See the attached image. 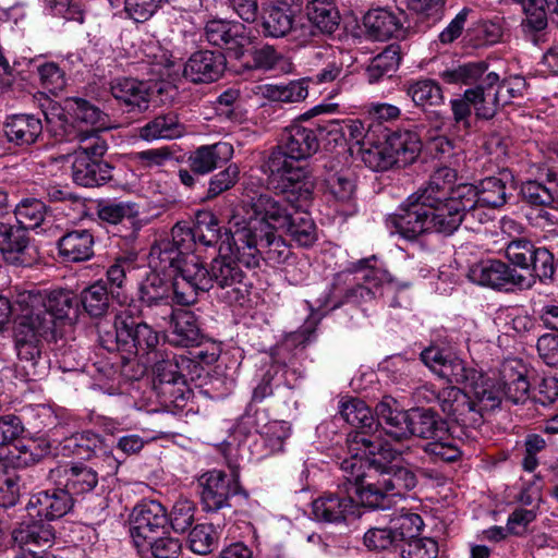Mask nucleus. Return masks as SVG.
Wrapping results in <instances>:
<instances>
[{
    "label": "nucleus",
    "mask_w": 558,
    "mask_h": 558,
    "mask_svg": "<svg viewBox=\"0 0 558 558\" xmlns=\"http://www.w3.org/2000/svg\"><path fill=\"white\" fill-rule=\"evenodd\" d=\"M339 414L352 426L360 430L350 435V441L364 448L367 458L359 453L344 459L340 470L345 478L357 486V494L364 505L380 507L390 496H403L416 485V476L407 468L393 464L400 454L383 439V432L378 426L384 423L377 417L375 421L371 409L357 398H347L340 401Z\"/></svg>",
    "instance_id": "nucleus-1"
},
{
    "label": "nucleus",
    "mask_w": 558,
    "mask_h": 558,
    "mask_svg": "<svg viewBox=\"0 0 558 558\" xmlns=\"http://www.w3.org/2000/svg\"><path fill=\"white\" fill-rule=\"evenodd\" d=\"M526 367L518 360L505 361L497 378L484 376L456 359V424H466L468 414L494 410L505 399L514 404L529 399Z\"/></svg>",
    "instance_id": "nucleus-2"
},
{
    "label": "nucleus",
    "mask_w": 558,
    "mask_h": 558,
    "mask_svg": "<svg viewBox=\"0 0 558 558\" xmlns=\"http://www.w3.org/2000/svg\"><path fill=\"white\" fill-rule=\"evenodd\" d=\"M242 250L234 244V229L231 236L223 241L219 247V254L209 265L205 266L199 256H190L184 269V280L174 282V296L178 304L191 305L198 292H208L211 289L218 291V298L229 304L245 300L248 293L246 274L242 269L245 262L242 258Z\"/></svg>",
    "instance_id": "nucleus-3"
},
{
    "label": "nucleus",
    "mask_w": 558,
    "mask_h": 558,
    "mask_svg": "<svg viewBox=\"0 0 558 558\" xmlns=\"http://www.w3.org/2000/svg\"><path fill=\"white\" fill-rule=\"evenodd\" d=\"M319 148L316 130L296 122L287 126L280 144L269 154L263 169L268 185L282 194H298L307 201L314 183L306 168L298 162L313 156Z\"/></svg>",
    "instance_id": "nucleus-4"
},
{
    "label": "nucleus",
    "mask_w": 558,
    "mask_h": 558,
    "mask_svg": "<svg viewBox=\"0 0 558 558\" xmlns=\"http://www.w3.org/2000/svg\"><path fill=\"white\" fill-rule=\"evenodd\" d=\"M275 226L264 215H256L251 207L246 210V217L234 223V244L242 252V258L246 268L259 266L260 259L270 265L284 264L292 252L287 242L277 235Z\"/></svg>",
    "instance_id": "nucleus-5"
},
{
    "label": "nucleus",
    "mask_w": 558,
    "mask_h": 558,
    "mask_svg": "<svg viewBox=\"0 0 558 558\" xmlns=\"http://www.w3.org/2000/svg\"><path fill=\"white\" fill-rule=\"evenodd\" d=\"M287 198L276 199L268 194L253 197L247 207L254 214L264 215L270 219L275 228L284 230L288 235L300 246H312L317 240L316 226L311 215L301 207L307 201L299 199L298 194H289Z\"/></svg>",
    "instance_id": "nucleus-6"
},
{
    "label": "nucleus",
    "mask_w": 558,
    "mask_h": 558,
    "mask_svg": "<svg viewBox=\"0 0 558 558\" xmlns=\"http://www.w3.org/2000/svg\"><path fill=\"white\" fill-rule=\"evenodd\" d=\"M375 412L384 423L385 435L396 441L409 439L411 436L427 438L435 429L436 421L430 410H400L398 402L391 397L383 398Z\"/></svg>",
    "instance_id": "nucleus-7"
},
{
    "label": "nucleus",
    "mask_w": 558,
    "mask_h": 558,
    "mask_svg": "<svg viewBox=\"0 0 558 558\" xmlns=\"http://www.w3.org/2000/svg\"><path fill=\"white\" fill-rule=\"evenodd\" d=\"M77 301L68 290H53L48 293L40 291H22L16 294L14 306L16 312L32 316L36 324L49 320V331L54 335L58 320L70 318L75 313Z\"/></svg>",
    "instance_id": "nucleus-8"
},
{
    "label": "nucleus",
    "mask_w": 558,
    "mask_h": 558,
    "mask_svg": "<svg viewBox=\"0 0 558 558\" xmlns=\"http://www.w3.org/2000/svg\"><path fill=\"white\" fill-rule=\"evenodd\" d=\"M415 195L433 209L432 221L439 233H453V171L445 166L436 169L430 175L428 185L417 190Z\"/></svg>",
    "instance_id": "nucleus-9"
},
{
    "label": "nucleus",
    "mask_w": 558,
    "mask_h": 558,
    "mask_svg": "<svg viewBox=\"0 0 558 558\" xmlns=\"http://www.w3.org/2000/svg\"><path fill=\"white\" fill-rule=\"evenodd\" d=\"M463 275L473 283L497 291L523 290L533 287V280L520 274L515 268L500 259H486L462 268Z\"/></svg>",
    "instance_id": "nucleus-10"
},
{
    "label": "nucleus",
    "mask_w": 558,
    "mask_h": 558,
    "mask_svg": "<svg viewBox=\"0 0 558 558\" xmlns=\"http://www.w3.org/2000/svg\"><path fill=\"white\" fill-rule=\"evenodd\" d=\"M422 196L411 194L400 206L399 211L386 220L387 228L405 240L413 241L427 231L439 232L432 221L433 209H429Z\"/></svg>",
    "instance_id": "nucleus-11"
},
{
    "label": "nucleus",
    "mask_w": 558,
    "mask_h": 558,
    "mask_svg": "<svg viewBox=\"0 0 558 558\" xmlns=\"http://www.w3.org/2000/svg\"><path fill=\"white\" fill-rule=\"evenodd\" d=\"M342 472L343 482L338 485L339 492L337 493H327L323 496L316 498L312 504V513L317 521L326 522V523H340L348 519L349 515L355 514L356 505L353 498L350 496V492L354 490L357 497L356 484L354 482H349L344 472ZM395 496H390L385 500V505L379 508H386L389 506L390 499ZM361 499V498H359ZM362 501V500H360ZM364 507L372 508L368 505H364ZM374 509L376 507H373Z\"/></svg>",
    "instance_id": "nucleus-12"
},
{
    "label": "nucleus",
    "mask_w": 558,
    "mask_h": 558,
    "mask_svg": "<svg viewBox=\"0 0 558 558\" xmlns=\"http://www.w3.org/2000/svg\"><path fill=\"white\" fill-rule=\"evenodd\" d=\"M117 326L122 351L129 354H146L159 343L157 331L146 323L135 319L132 308H125L117 315Z\"/></svg>",
    "instance_id": "nucleus-13"
},
{
    "label": "nucleus",
    "mask_w": 558,
    "mask_h": 558,
    "mask_svg": "<svg viewBox=\"0 0 558 558\" xmlns=\"http://www.w3.org/2000/svg\"><path fill=\"white\" fill-rule=\"evenodd\" d=\"M168 522L166 508L158 501L150 500L137 505L132 512L130 534L138 550L147 547L162 531Z\"/></svg>",
    "instance_id": "nucleus-14"
},
{
    "label": "nucleus",
    "mask_w": 558,
    "mask_h": 558,
    "mask_svg": "<svg viewBox=\"0 0 558 558\" xmlns=\"http://www.w3.org/2000/svg\"><path fill=\"white\" fill-rule=\"evenodd\" d=\"M49 320L36 324L32 316H26L19 312L14 326V340L17 356L21 361L31 363L35 366L40 359L41 339H54V335L49 331Z\"/></svg>",
    "instance_id": "nucleus-15"
},
{
    "label": "nucleus",
    "mask_w": 558,
    "mask_h": 558,
    "mask_svg": "<svg viewBox=\"0 0 558 558\" xmlns=\"http://www.w3.org/2000/svg\"><path fill=\"white\" fill-rule=\"evenodd\" d=\"M204 37L213 45L225 48L232 57L240 59L252 39L244 24L225 20H210L204 27Z\"/></svg>",
    "instance_id": "nucleus-16"
},
{
    "label": "nucleus",
    "mask_w": 558,
    "mask_h": 558,
    "mask_svg": "<svg viewBox=\"0 0 558 558\" xmlns=\"http://www.w3.org/2000/svg\"><path fill=\"white\" fill-rule=\"evenodd\" d=\"M204 510L218 511L229 507V498L239 494L241 486L239 480L222 471L213 470L198 478Z\"/></svg>",
    "instance_id": "nucleus-17"
},
{
    "label": "nucleus",
    "mask_w": 558,
    "mask_h": 558,
    "mask_svg": "<svg viewBox=\"0 0 558 558\" xmlns=\"http://www.w3.org/2000/svg\"><path fill=\"white\" fill-rule=\"evenodd\" d=\"M11 537L21 553L36 554L38 550L47 553L46 549L54 543L56 534L52 525L45 520L28 517L12 530Z\"/></svg>",
    "instance_id": "nucleus-18"
},
{
    "label": "nucleus",
    "mask_w": 558,
    "mask_h": 558,
    "mask_svg": "<svg viewBox=\"0 0 558 558\" xmlns=\"http://www.w3.org/2000/svg\"><path fill=\"white\" fill-rule=\"evenodd\" d=\"M73 507V498L63 488H52L32 495L27 502V515L47 521L65 515Z\"/></svg>",
    "instance_id": "nucleus-19"
},
{
    "label": "nucleus",
    "mask_w": 558,
    "mask_h": 558,
    "mask_svg": "<svg viewBox=\"0 0 558 558\" xmlns=\"http://www.w3.org/2000/svg\"><path fill=\"white\" fill-rule=\"evenodd\" d=\"M0 252L8 263L15 266H31L36 258L31 254L27 231L4 221H0Z\"/></svg>",
    "instance_id": "nucleus-20"
},
{
    "label": "nucleus",
    "mask_w": 558,
    "mask_h": 558,
    "mask_svg": "<svg viewBox=\"0 0 558 558\" xmlns=\"http://www.w3.org/2000/svg\"><path fill=\"white\" fill-rule=\"evenodd\" d=\"M226 63V57L220 51H196L186 61L183 75L195 84H208L221 77Z\"/></svg>",
    "instance_id": "nucleus-21"
},
{
    "label": "nucleus",
    "mask_w": 558,
    "mask_h": 558,
    "mask_svg": "<svg viewBox=\"0 0 558 558\" xmlns=\"http://www.w3.org/2000/svg\"><path fill=\"white\" fill-rule=\"evenodd\" d=\"M49 477L62 485L71 497L90 493L98 484V473L93 468L80 463L51 469Z\"/></svg>",
    "instance_id": "nucleus-22"
},
{
    "label": "nucleus",
    "mask_w": 558,
    "mask_h": 558,
    "mask_svg": "<svg viewBox=\"0 0 558 558\" xmlns=\"http://www.w3.org/2000/svg\"><path fill=\"white\" fill-rule=\"evenodd\" d=\"M233 146L228 142L202 145L190 153L187 163L195 174L205 175L228 163L233 157Z\"/></svg>",
    "instance_id": "nucleus-23"
},
{
    "label": "nucleus",
    "mask_w": 558,
    "mask_h": 558,
    "mask_svg": "<svg viewBox=\"0 0 558 558\" xmlns=\"http://www.w3.org/2000/svg\"><path fill=\"white\" fill-rule=\"evenodd\" d=\"M72 180L84 187L99 186L112 179V167L100 158L71 156Z\"/></svg>",
    "instance_id": "nucleus-24"
},
{
    "label": "nucleus",
    "mask_w": 558,
    "mask_h": 558,
    "mask_svg": "<svg viewBox=\"0 0 558 558\" xmlns=\"http://www.w3.org/2000/svg\"><path fill=\"white\" fill-rule=\"evenodd\" d=\"M104 131L105 130L77 126L71 140L74 143L73 151L71 154L50 157L49 160L53 163H66L70 161L71 156H88L90 158L102 159L108 149L107 141L102 136Z\"/></svg>",
    "instance_id": "nucleus-25"
},
{
    "label": "nucleus",
    "mask_w": 558,
    "mask_h": 558,
    "mask_svg": "<svg viewBox=\"0 0 558 558\" xmlns=\"http://www.w3.org/2000/svg\"><path fill=\"white\" fill-rule=\"evenodd\" d=\"M295 14L286 2L270 3L263 8L262 33L265 37L282 38L294 29Z\"/></svg>",
    "instance_id": "nucleus-26"
},
{
    "label": "nucleus",
    "mask_w": 558,
    "mask_h": 558,
    "mask_svg": "<svg viewBox=\"0 0 558 558\" xmlns=\"http://www.w3.org/2000/svg\"><path fill=\"white\" fill-rule=\"evenodd\" d=\"M172 330L169 342L175 347H199L205 336L203 335L197 316L187 310H179L171 323Z\"/></svg>",
    "instance_id": "nucleus-27"
},
{
    "label": "nucleus",
    "mask_w": 558,
    "mask_h": 558,
    "mask_svg": "<svg viewBox=\"0 0 558 558\" xmlns=\"http://www.w3.org/2000/svg\"><path fill=\"white\" fill-rule=\"evenodd\" d=\"M363 24L368 36L375 40H387L403 33L400 16L383 8L369 10L363 19Z\"/></svg>",
    "instance_id": "nucleus-28"
},
{
    "label": "nucleus",
    "mask_w": 558,
    "mask_h": 558,
    "mask_svg": "<svg viewBox=\"0 0 558 558\" xmlns=\"http://www.w3.org/2000/svg\"><path fill=\"white\" fill-rule=\"evenodd\" d=\"M58 248L69 262L87 260L94 255V235L87 229L69 231L59 239Z\"/></svg>",
    "instance_id": "nucleus-29"
},
{
    "label": "nucleus",
    "mask_w": 558,
    "mask_h": 558,
    "mask_svg": "<svg viewBox=\"0 0 558 558\" xmlns=\"http://www.w3.org/2000/svg\"><path fill=\"white\" fill-rule=\"evenodd\" d=\"M387 149H389L398 166H407L418 156L422 143L415 132L399 130L386 136Z\"/></svg>",
    "instance_id": "nucleus-30"
},
{
    "label": "nucleus",
    "mask_w": 558,
    "mask_h": 558,
    "mask_svg": "<svg viewBox=\"0 0 558 558\" xmlns=\"http://www.w3.org/2000/svg\"><path fill=\"white\" fill-rule=\"evenodd\" d=\"M112 96L131 109L140 111L148 108L150 94L146 83L135 78H117L111 83Z\"/></svg>",
    "instance_id": "nucleus-31"
},
{
    "label": "nucleus",
    "mask_w": 558,
    "mask_h": 558,
    "mask_svg": "<svg viewBox=\"0 0 558 558\" xmlns=\"http://www.w3.org/2000/svg\"><path fill=\"white\" fill-rule=\"evenodd\" d=\"M311 64L316 68L308 80L316 84H326L337 80L343 70L338 51L332 47H318L312 52Z\"/></svg>",
    "instance_id": "nucleus-32"
},
{
    "label": "nucleus",
    "mask_w": 558,
    "mask_h": 558,
    "mask_svg": "<svg viewBox=\"0 0 558 558\" xmlns=\"http://www.w3.org/2000/svg\"><path fill=\"white\" fill-rule=\"evenodd\" d=\"M43 132L39 118L33 114H14L4 123V133L9 142L16 145H31L36 142Z\"/></svg>",
    "instance_id": "nucleus-33"
},
{
    "label": "nucleus",
    "mask_w": 558,
    "mask_h": 558,
    "mask_svg": "<svg viewBox=\"0 0 558 558\" xmlns=\"http://www.w3.org/2000/svg\"><path fill=\"white\" fill-rule=\"evenodd\" d=\"M480 204L477 186L469 183L456 185V216H459V226L465 223V229H474L481 222L476 206Z\"/></svg>",
    "instance_id": "nucleus-34"
},
{
    "label": "nucleus",
    "mask_w": 558,
    "mask_h": 558,
    "mask_svg": "<svg viewBox=\"0 0 558 558\" xmlns=\"http://www.w3.org/2000/svg\"><path fill=\"white\" fill-rule=\"evenodd\" d=\"M193 361L184 355L173 356L172 359L162 360L155 364V385L169 388V393H172V387L175 385H185V372L191 368ZM167 391L163 390V393Z\"/></svg>",
    "instance_id": "nucleus-35"
},
{
    "label": "nucleus",
    "mask_w": 558,
    "mask_h": 558,
    "mask_svg": "<svg viewBox=\"0 0 558 558\" xmlns=\"http://www.w3.org/2000/svg\"><path fill=\"white\" fill-rule=\"evenodd\" d=\"M305 9L312 25L323 34L330 35L338 29L340 14L331 0H311Z\"/></svg>",
    "instance_id": "nucleus-36"
},
{
    "label": "nucleus",
    "mask_w": 558,
    "mask_h": 558,
    "mask_svg": "<svg viewBox=\"0 0 558 558\" xmlns=\"http://www.w3.org/2000/svg\"><path fill=\"white\" fill-rule=\"evenodd\" d=\"M107 283L98 280L81 291L80 303L84 311L93 318H100L108 314L111 306V295Z\"/></svg>",
    "instance_id": "nucleus-37"
},
{
    "label": "nucleus",
    "mask_w": 558,
    "mask_h": 558,
    "mask_svg": "<svg viewBox=\"0 0 558 558\" xmlns=\"http://www.w3.org/2000/svg\"><path fill=\"white\" fill-rule=\"evenodd\" d=\"M183 133L184 126L173 112L158 116L140 129V136L145 141L177 138Z\"/></svg>",
    "instance_id": "nucleus-38"
},
{
    "label": "nucleus",
    "mask_w": 558,
    "mask_h": 558,
    "mask_svg": "<svg viewBox=\"0 0 558 558\" xmlns=\"http://www.w3.org/2000/svg\"><path fill=\"white\" fill-rule=\"evenodd\" d=\"M520 196L522 202L531 207L551 208L558 203L557 185H544L541 180H527L521 184Z\"/></svg>",
    "instance_id": "nucleus-39"
},
{
    "label": "nucleus",
    "mask_w": 558,
    "mask_h": 558,
    "mask_svg": "<svg viewBox=\"0 0 558 558\" xmlns=\"http://www.w3.org/2000/svg\"><path fill=\"white\" fill-rule=\"evenodd\" d=\"M174 280L169 283L158 274L151 272L143 281L140 288V299L145 306H151L156 302L174 301Z\"/></svg>",
    "instance_id": "nucleus-40"
},
{
    "label": "nucleus",
    "mask_w": 558,
    "mask_h": 558,
    "mask_svg": "<svg viewBox=\"0 0 558 558\" xmlns=\"http://www.w3.org/2000/svg\"><path fill=\"white\" fill-rule=\"evenodd\" d=\"M325 191L336 202L350 205L355 196V183L349 172H327L324 177Z\"/></svg>",
    "instance_id": "nucleus-41"
},
{
    "label": "nucleus",
    "mask_w": 558,
    "mask_h": 558,
    "mask_svg": "<svg viewBox=\"0 0 558 558\" xmlns=\"http://www.w3.org/2000/svg\"><path fill=\"white\" fill-rule=\"evenodd\" d=\"M401 61L399 48L395 46L387 47L383 52L374 57L366 68L367 81L373 84L384 76L390 77L398 69Z\"/></svg>",
    "instance_id": "nucleus-42"
},
{
    "label": "nucleus",
    "mask_w": 558,
    "mask_h": 558,
    "mask_svg": "<svg viewBox=\"0 0 558 558\" xmlns=\"http://www.w3.org/2000/svg\"><path fill=\"white\" fill-rule=\"evenodd\" d=\"M480 205L489 208H500L508 201L507 181L498 177H488L477 185Z\"/></svg>",
    "instance_id": "nucleus-43"
},
{
    "label": "nucleus",
    "mask_w": 558,
    "mask_h": 558,
    "mask_svg": "<svg viewBox=\"0 0 558 558\" xmlns=\"http://www.w3.org/2000/svg\"><path fill=\"white\" fill-rule=\"evenodd\" d=\"M375 260V256L367 259H361L354 265V270L361 272L360 279L363 280V284H359L355 289V293L361 298L365 295L373 298L375 296L374 288L377 289L384 282L388 281V274L380 269L369 266L368 263Z\"/></svg>",
    "instance_id": "nucleus-44"
},
{
    "label": "nucleus",
    "mask_w": 558,
    "mask_h": 558,
    "mask_svg": "<svg viewBox=\"0 0 558 558\" xmlns=\"http://www.w3.org/2000/svg\"><path fill=\"white\" fill-rule=\"evenodd\" d=\"M76 122L89 125L88 129L109 130V117L98 107L83 98L70 100Z\"/></svg>",
    "instance_id": "nucleus-45"
},
{
    "label": "nucleus",
    "mask_w": 558,
    "mask_h": 558,
    "mask_svg": "<svg viewBox=\"0 0 558 558\" xmlns=\"http://www.w3.org/2000/svg\"><path fill=\"white\" fill-rule=\"evenodd\" d=\"M539 246L527 238H515L510 240L505 247V256L510 266L517 269L526 270Z\"/></svg>",
    "instance_id": "nucleus-46"
},
{
    "label": "nucleus",
    "mask_w": 558,
    "mask_h": 558,
    "mask_svg": "<svg viewBox=\"0 0 558 558\" xmlns=\"http://www.w3.org/2000/svg\"><path fill=\"white\" fill-rule=\"evenodd\" d=\"M389 524L398 546H401L420 535L424 522L417 513L405 512L395 515Z\"/></svg>",
    "instance_id": "nucleus-47"
},
{
    "label": "nucleus",
    "mask_w": 558,
    "mask_h": 558,
    "mask_svg": "<svg viewBox=\"0 0 558 558\" xmlns=\"http://www.w3.org/2000/svg\"><path fill=\"white\" fill-rule=\"evenodd\" d=\"M17 225L27 229L38 228L45 220L47 207L44 202L36 198L23 199L14 209Z\"/></svg>",
    "instance_id": "nucleus-48"
},
{
    "label": "nucleus",
    "mask_w": 558,
    "mask_h": 558,
    "mask_svg": "<svg viewBox=\"0 0 558 558\" xmlns=\"http://www.w3.org/2000/svg\"><path fill=\"white\" fill-rule=\"evenodd\" d=\"M526 270L530 272V277L526 278L527 280H533V286L536 279L545 284L551 283L556 274L554 254L544 246L538 247Z\"/></svg>",
    "instance_id": "nucleus-49"
},
{
    "label": "nucleus",
    "mask_w": 558,
    "mask_h": 558,
    "mask_svg": "<svg viewBox=\"0 0 558 558\" xmlns=\"http://www.w3.org/2000/svg\"><path fill=\"white\" fill-rule=\"evenodd\" d=\"M407 94L416 106H438L444 96L440 86L433 80H421L410 84Z\"/></svg>",
    "instance_id": "nucleus-50"
},
{
    "label": "nucleus",
    "mask_w": 558,
    "mask_h": 558,
    "mask_svg": "<svg viewBox=\"0 0 558 558\" xmlns=\"http://www.w3.org/2000/svg\"><path fill=\"white\" fill-rule=\"evenodd\" d=\"M219 536L213 524H197L189 533L190 549L197 555H208L218 545Z\"/></svg>",
    "instance_id": "nucleus-51"
},
{
    "label": "nucleus",
    "mask_w": 558,
    "mask_h": 558,
    "mask_svg": "<svg viewBox=\"0 0 558 558\" xmlns=\"http://www.w3.org/2000/svg\"><path fill=\"white\" fill-rule=\"evenodd\" d=\"M317 131L320 133H342L343 135H348L351 142H353L355 145H359V148L371 144V141L373 140V134L361 120H350L345 123L344 129L341 130L339 129L338 122L329 121L327 125H318Z\"/></svg>",
    "instance_id": "nucleus-52"
},
{
    "label": "nucleus",
    "mask_w": 558,
    "mask_h": 558,
    "mask_svg": "<svg viewBox=\"0 0 558 558\" xmlns=\"http://www.w3.org/2000/svg\"><path fill=\"white\" fill-rule=\"evenodd\" d=\"M153 259L157 258L162 269L173 268L177 270L174 278H182V268L185 255L168 240L158 241L150 251Z\"/></svg>",
    "instance_id": "nucleus-53"
},
{
    "label": "nucleus",
    "mask_w": 558,
    "mask_h": 558,
    "mask_svg": "<svg viewBox=\"0 0 558 558\" xmlns=\"http://www.w3.org/2000/svg\"><path fill=\"white\" fill-rule=\"evenodd\" d=\"M362 161L374 171H385L395 166V159L389 149H387L386 142L376 144L374 140L371 144L359 148Z\"/></svg>",
    "instance_id": "nucleus-54"
},
{
    "label": "nucleus",
    "mask_w": 558,
    "mask_h": 558,
    "mask_svg": "<svg viewBox=\"0 0 558 558\" xmlns=\"http://www.w3.org/2000/svg\"><path fill=\"white\" fill-rule=\"evenodd\" d=\"M191 230H193L195 241H198L205 246L216 244L220 236L218 219L209 211L197 214L196 221Z\"/></svg>",
    "instance_id": "nucleus-55"
},
{
    "label": "nucleus",
    "mask_w": 558,
    "mask_h": 558,
    "mask_svg": "<svg viewBox=\"0 0 558 558\" xmlns=\"http://www.w3.org/2000/svg\"><path fill=\"white\" fill-rule=\"evenodd\" d=\"M485 98L481 93V88H470L463 94V98L456 100V123L465 119L471 114V108L476 111V116L490 118L493 112L487 111L484 107Z\"/></svg>",
    "instance_id": "nucleus-56"
},
{
    "label": "nucleus",
    "mask_w": 558,
    "mask_h": 558,
    "mask_svg": "<svg viewBox=\"0 0 558 558\" xmlns=\"http://www.w3.org/2000/svg\"><path fill=\"white\" fill-rule=\"evenodd\" d=\"M240 170L235 163H229L223 170L214 174L208 182L205 201H213L226 191L232 189L239 180Z\"/></svg>",
    "instance_id": "nucleus-57"
},
{
    "label": "nucleus",
    "mask_w": 558,
    "mask_h": 558,
    "mask_svg": "<svg viewBox=\"0 0 558 558\" xmlns=\"http://www.w3.org/2000/svg\"><path fill=\"white\" fill-rule=\"evenodd\" d=\"M104 440L99 435L85 430L76 433L66 439L65 448L72 450V452L81 458L92 459L95 453L101 449Z\"/></svg>",
    "instance_id": "nucleus-58"
},
{
    "label": "nucleus",
    "mask_w": 558,
    "mask_h": 558,
    "mask_svg": "<svg viewBox=\"0 0 558 558\" xmlns=\"http://www.w3.org/2000/svg\"><path fill=\"white\" fill-rule=\"evenodd\" d=\"M167 240L185 255L182 268V278H174V282L185 281L184 269L186 268V264L190 260V256H197L193 253V247L196 242L193 235V230H191L190 227L178 222L171 229V236Z\"/></svg>",
    "instance_id": "nucleus-59"
},
{
    "label": "nucleus",
    "mask_w": 558,
    "mask_h": 558,
    "mask_svg": "<svg viewBox=\"0 0 558 558\" xmlns=\"http://www.w3.org/2000/svg\"><path fill=\"white\" fill-rule=\"evenodd\" d=\"M268 97L275 101L298 102L307 97V87L303 82L294 81L287 85H275L267 88Z\"/></svg>",
    "instance_id": "nucleus-60"
},
{
    "label": "nucleus",
    "mask_w": 558,
    "mask_h": 558,
    "mask_svg": "<svg viewBox=\"0 0 558 558\" xmlns=\"http://www.w3.org/2000/svg\"><path fill=\"white\" fill-rule=\"evenodd\" d=\"M400 548L403 558H436L438 555V545L429 537L416 536Z\"/></svg>",
    "instance_id": "nucleus-61"
},
{
    "label": "nucleus",
    "mask_w": 558,
    "mask_h": 558,
    "mask_svg": "<svg viewBox=\"0 0 558 558\" xmlns=\"http://www.w3.org/2000/svg\"><path fill=\"white\" fill-rule=\"evenodd\" d=\"M98 217L108 223L117 225L124 218L135 215L134 205L131 203L104 202L98 205Z\"/></svg>",
    "instance_id": "nucleus-62"
},
{
    "label": "nucleus",
    "mask_w": 558,
    "mask_h": 558,
    "mask_svg": "<svg viewBox=\"0 0 558 558\" xmlns=\"http://www.w3.org/2000/svg\"><path fill=\"white\" fill-rule=\"evenodd\" d=\"M150 550L154 558H179L182 551V544L178 538L165 536L148 541L147 547L140 553Z\"/></svg>",
    "instance_id": "nucleus-63"
},
{
    "label": "nucleus",
    "mask_w": 558,
    "mask_h": 558,
    "mask_svg": "<svg viewBox=\"0 0 558 558\" xmlns=\"http://www.w3.org/2000/svg\"><path fill=\"white\" fill-rule=\"evenodd\" d=\"M195 508L192 501L179 499L172 507L170 524L175 532L184 533L194 522Z\"/></svg>",
    "instance_id": "nucleus-64"
}]
</instances>
